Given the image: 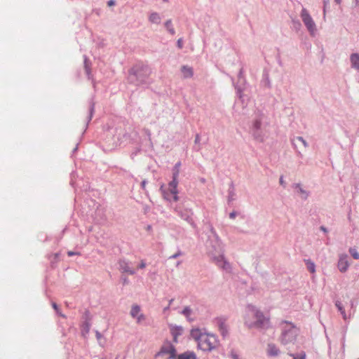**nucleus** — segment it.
<instances>
[{
  "mask_svg": "<svg viewBox=\"0 0 359 359\" xmlns=\"http://www.w3.org/2000/svg\"><path fill=\"white\" fill-rule=\"evenodd\" d=\"M182 313L186 316H189L191 313V309L189 307H186L183 309Z\"/></svg>",
  "mask_w": 359,
  "mask_h": 359,
  "instance_id": "nucleus-24",
  "label": "nucleus"
},
{
  "mask_svg": "<svg viewBox=\"0 0 359 359\" xmlns=\"http://www.w3.org/2000/svg\"><path fill=\"white\" fill-rule=\"evenodd\" d=\"M235 217H236V213H235V212H231V213L230 214V217H231V219L235 218Z\"/></svg>",
  "mask_w": 359,
  "mask_h": 359,
  "instance_id": "nucleus-35",
  "label": "nucleus"
},
{
  "mask_svg": "<svg viewBox=\"0 0 359 359\" xmlns=\"http://www.w3.org/2000/svg\"><path fill=\"white\" fill-rule=\"evenodd\" d=\"M130 315L133 318H136L137 323L144 320L143 314L140 313V307L137 305H133L130 310Z\"/></svg>",
  "mask_w": 359,
  "mask_h": 359,
  "instance_id": "nucleus-9",
  "label": "nucleus"
},
{
  "mask_svg": "<svg viewBox=\"0 0 359 359\" xmlns=\"http://www.w3.org/2000/svg\"><path fill=\"white\" fill-rule=\"evenodd\" d=\"M261 126V122L259 121H256L254 123V127L256 129H259Z\"/></svg>",
  "mask_w": 359,
  "mask_h": 359,
  "instance_id": "nucleus-27",
  "label": "nucleus"
},
{
  "mask_svg": "<svg viewBox=\"0 0 359 359\" xmlns=\"http://www.w3.org/2000/svg\"><path fill=\"white\" fill-rule=\"evenodd\" d=\"M349 252L354 259H359V253L355 248H351L349 249Z\"/></svg>",
  "mask_w": 359,
  "mask_h": 359,
  "instance_id": "nucleus-19",
  "label": "nucleus"
},
{
  "mask_svg": "<svg viewBox=\"0 0 359 359\" xmlns=\"http://www.w3.org/2000/svg\"><path fill=\"white\" fill-rule=\"evenodd\" d=\"M280 184L281 185H283V186H284V184H285V182H284V181H283V177H281L280 178Z\"/></svg>",
  "mask_w": 359,
  "mask_h": 359,
  "instance_id": "nucleus-34",
  "label": "nucleus"
},
{
  "mask_svg": "<svg viewBox=\"0 0 359 359\" xmlns=\"http://www.w3.org/2000/svg\"><path fill=\"white\" fill-rule=\"evenodd\" d=\"M179 255L180 253L175 254L172 256H171L170 258H177L179 256Z\"/></svg>",
  "mask_w": 359,
  "mask_h": 359,
  "instance_id": "nucleus-37",
  "label": "nucleus"
},
{
  "mask_svg": "<svg viewBox=\"0 0 359 359\" xmlns=\"http://www.w3.org/2000/svg\"><path fill=\"white\" fill-rule=\"evenodd\" d=\"M191 336L198 342V348L203 351H211L217 346V341L215 335L203 333L198 328L191 330Z\"/></svg>",
  "mask_w": 359,
  "mask_h": 359,
  "instance_id": "nucleus-2",
  "label": "nucleus"
},
{
  "mask_svg": "<svg viewBox=\"0 0 359 359\" xmlns=\"http://www.w3.org/2000/svg\"><path fill=\"white\" fill-rule=\"evenodd\" d=\"M177 46L180 48H182V40L181 39H180L178 41H177Z\"/></svg>",
  "mask_w": 359,
  "mask_h": 359,
  "instance_id": "nucleus-29",
  "label": "nucleus"
},
{
  "mask_svg": "<svg viewBox=\"0 0 359 359\" xmlns=\"http://www.w3.org/2000/svg\"><path fill=\"white\" fill-rule=\"evenodd\" d=\"M295 187H296L297 189H298L299 192L301 194L304 195V198H307V196H308V194H307V192H306V191H304V190L301 187V186H300V184H297L295 185Z\"/></svg>",
  "mask_w": 359,
  "mask_h": 359,
  "instance_id": "nucleus-20",
  "label": "nucleus"
},
{
  "mask_svg": "<svg viewBox=\"0 0 359 359\" xmlns=\"http://www.w3.org/2000/svg\"><path fill=\"white\" fill-rule=\"evenodd\" d=\"M284 327L280 337L281 344L286 345L293 343L299 334V330L292 323L284 322Z\"/></svg>",
  "mask_w": 359,
  "mask_h": 359,
  "instance_id": "nucleus-4",
  "label": "nucleus"
},
{
  "mask_svg": "<svg viewBox=\"0 0 359 359\" xmlns=\"http://www.w3.org/2000/svg\"><path fill=\"white\" fill-rule=\"evenodd\" d=\"M168 0H163V1L167 2Z\"/></svg>",
  "mask_w": 359,
  "mask_h": 359,
  "instance_id": "nucleus-42",
  "label": "nucleus"
},
{
  "mask_svg": "<svg viewBox=\"0 0 359 359\" xmlns=\"http://www.w3.org/2000/svg\"><path fill=\"white\" fill-rule=\"evenodd\" d=\"M146 266V264L144 261H142L140 264L139 265L140 269H144Z\"/></svg>",
  "mask_w": 359,
  "mask_h": 359,
  "instance_id": "nucleus-28",
  "label": "nucleus"
},
{
  "mask_svg": "<svg viewBox=\"0 0 359 359\" xmlns=\"http://www.w3.org/2000/svg\"><path fill=\"white\" fill-rule=\"evenodd\" d=\"M149 20L153 23L158 24L160 22L161 18L158 13H154L149 16Z\"/></svg>",
  "mask_w": 359,
  "mask_h": 359,
  "instance_id": "nucleus-15",
  "label": "nucleus"
},
{
  "mask_svg": "<svg viewBox=\"0 0 359 359\" xmlns=\"http://www.w3.org/2000/svg\"><path fill=\"white\" fill-rule=\"evenodd\" d=\"M293 357V359H306V354L304 353H301L299 355H294L293 354H291Z\"/></svg>",
  "mask_w": 359,
  "mask_h": 359,
  "instance_id": "nucleus-23",
  "label": "nucleus"
},
{
  "mask_svg": "<svg viewBox=\"0 0 359 359\" xmlns=\"http://www.w3.org/2000/svg\"><path fill=\"white\" fill-rule=\"evenodd\" d=\"M67 255H68V256L72 257V256H73V255H76V253H75V252H72V251H69V252H67Z\"/></svg>",
  "mask_w": 359,
  "mask_h": 359,
  "instance_id": "nucleus-33",
  "label": "nucleus"
},
{
  "mask_svg": "<svg viewBox=\"0 0 359 359\" xmlns=\"http://www.w3.org/2000/svg\"><path fill=\"white\" fill-rule=\"evenodd\" d=\"M182 73L183 74L184 78H191L192 77L194 72L193 69L191 67L188 66H182L181 68Z\"/></svg>",
  "mask_w": 359,
  "mask_h": 359,
  "instance_id": "nucleus-11",
  "label": "nucleus"
},
{
  "mask_svg": "<svg viewBox=\"0 0 359 359\" xmlns=\"http://www.w3.org/2000/svg\"><path fill=\"white\" fill-rule=\"evenodd\" d=\"M351 67L356 69H359V54L353 53L350 57Z\"/></svg>",
  "mask_w": 359,
  "mask_h": 359,
  "instance_id": "nucleus-12",
  "label": "nucleus"
},
{
  "mask_svg": "<svg viewBox=\"0 0 359 359\" xmlns=\"http://www.w3.org/2000/svg\"><path fill=\"white\" fill-rule=\"evenodd\" d=\"M301 17L308 30L313 34L316 31V25L306 9L302 10Z\"/></svg>",
  "mask_w": 359,
  "mask_h": 359,
  "instance_id": "nucleus-5",
  "label": "nucleus"
},
{
  "mask_svg": "<svg viewBox=\"0 0 359 359\" xmlns=\"http://www.w3.org/2000/svg\"><path fill=\"white\" fill-rule=\"evenodd\" d=\"M232 358L233 359H239L238 356L236 354L232 353Z\"/></svg>",
  "mask_w": 359,
  "mask_h": 359,
  "instance_id": "nucleus-36",
  "label": "nucleus"
},
{
  "mask_svg": "<svg viewBox=\"0 0 359 359\" xmlns=\"http://www.w3.org/2000/svg\"><path fill=\"white\" fill-rule=\"evenodd\" d=\"M356 3L359 4V0H356Z\"/></svg>",
  "mask_w": 359,
  "mask_h": 359,
  "instance_id": "nucleus-41",
  "label": "nucleus"
},
{
  "mask_svg": "<svg viewBox=\"0 0 359 359\" xmlns=\"http://www.w3.org/2000/svg\"><path fill=\"white\" fill-rule=\"evenodd\" d=\"M219 330L223 336H225L227 334V326L224 322H222L219 325Z\"/></svg>",
  "mask_w": 359,
  "mask_h": 359,
  "instance_id": "nucleus-18",
  "label": "nucleus"
},
{
  "mask_svg": "<svg viewBox=\"0 0 359 359\" xmlns=\"http://www.w3.org/2000/svg\"><path fill=\"white\" fill-rule=\"evenodd\" d=\"M172 334L173 336V339L175 341H177V338L179 335L181 334L182 330L180 328H174L172 329Z\"/></svg>",
  "mask_w": 359,
  "mask_h": 359,
  "instance_id": "nucleus-17",
  "label": "nucleus"
},
{
  "mask_svg": "<svg viewBox=\"0 0 359 359\" xmlns=\"http://www.w3.org/2000/svg\"><path fill=\"white\" fill-rule=\"evenodd\" d=\"M245 323L249 327L267 328L270 319L255 306H250L245 312Z\"/></svg>",
  "mask_w": 359,
  "mask_h": 359,
  "instance_id": "nucleus-1",
  "label": "nucleus"
},
{
  "mask_svg": "<svg viewBox=\"0 0 359 359\" xmlns=\"http://www.w3.org/2000/svg\"><path fill=\"white\" fill-rule=\"evenodd\" d=\"M165 27L166 28L168 29V30L172 34H175V30L172 27V23H171V21L170 20H168L166 22H165Z\"/></svg>",
  "mask_w": 359,
  "mask_h": 359,
  "instance_id": "nucleus-21",
  "label": "nucleus"
},
{
  "mask_svg": "<svg viewBox=\"0 0 359 359\" xmlns=\"http://www.w3.org/2000/svg\"><path fill=\"white\" fill-rule=\"evenodd\" d=\"M320 229H321L322 231H323L325 232L327 231L325 227H323V226H321Z\"/></svg>",
  "mask_w": 359,
  "mask_h": 359,
  "instance_id": "nucleus-40",
  "label": "nucleus"
},
{
  "mask_svg": "<svg viewBox=\"0 0 359 359\" xmlns=\"http://www.w3.org/2000/svg\"><path fill=\"white\" fill-rule=\"evenodd\" d=\"M180 163H178L175 165V169L173 172L172 180L168 184V187L163 190V196L168 201H178V191H177V177L179 175V166Z\"/></svg>",
  "mask_w": 359,
  "mask_h": 359,
  "instance_id": "nucleus-3",
  "label": "nucleus"
},
{
  "mask_svg": "<svg viewBox=\"0 0 359 359\" xmlns=\"http://www.w3.org/2000/svg\"><path fill=\"white\" fill-rule=\"evenodd\" d=\"M120 269L123 272L128 273L130 275L135 274V271L131 269L128 262L126 261H121L119 262Z\"/></svg>",
  "mask_w": 359,
  "mask_h": 359,
  "instance_id": "nucleus-10",
  "label": "nucleus"
},
{
  "mask_svg": "<svg viewBox=\"0 0 359 359\" xmlns=\"http://www.w3.org/2000/svg\"><path fill=\"white\" fill-rule=\"evenodd\" d=\"M159 354H167L168 359H174L176 357V350L171 344H168L162 346Z\"/></svg>",
  "mask_w": 359,
  "mask_h": 359,
  "instance_id": "nucleus-6",
  "label": "nucleus"
},
{
  "mask_svg": "<svg viewBox=\"0 0 359 359\" xmlns=\"http://www.w3.org/2000/svg\"><path fill=\"white\" fill-rule=\"evenodd\" d=\"M177 359H196V356L194 352H185L180 354Z\"/></svg>",
  "mask_w": 359,
  "mask_h": 359,
  "instance_id": "nucleus-14",
  "label": "nucleus"
},
{
  "mask_svg": "<svg viewBox=\"0 0 359 359\" xmlns=\"http://www.w3.org/2000/svg\"><path fill=\"white\" fill-rule=\"evenodd\" d=\"M297 140L302 142V144H304V147H307V143L306 142L302 137H297L296 138Z\"/></svg>",
  "mask_w": 359,
  "mask_h": 359,
  "instance_id": "nucleus-25",
  "label": "nucleus"
},
{
  "mask_svg": "<svg viewBox=\"0 0 359 359\" xmlns=\"http://www.w3.org/2000/svg\"><path fill=\"white\" fill-rule=\"evenodd\" d=\"M328 4H329V0H324V8H323L324 15H325Z\"/></svg>",
  "mask_w": 359,
  "mask_h": 359,
  "instance_id": "nucleus-26",
  "label": "nucleus"
},
{
  "mask_svg": "<svg viewBox=\"0 0 359 359\" xmlns=\"http://www.w3.org/2000/svg\"><path fill=\"white\" fill-rule=\"evenodd\" d=\"M334 1H335V2H336L337 4H341V0H334Z\"/></svg>",
  "mask_w": 359,
  "mask_h": 359,
  "instance_id": "nucleus-39",
  "label": "nucleus"
},
{
  "mask_svg": "<svg viewBox=\"0 0 359 359\" xmlns=\"http://www.w3.org/2000/svg\"><path fill=\"white\" fill-rule=\"evenodd\" d=\"M107 4H108L109 6H114L115 4V2H114V0H110V1H108Z\"/></svg>",
  "mask_w": 359,
  "mask_h": 359,
  "instance_id": "nucleus-31",
  "label": "nucleus"
},
{
  "mask_svg": "<svg viewBox=\"0 0 359 359\" xmlns=\"http://www.w3.org/2000/svg\"><path fill=\"white\" fill-rule=\"evenodd\" d=\"M215 263L220 268L223 269L226 271H230L231 266L229 262H227L223 255H219L217 257L214 258Z\"/></svg>",
  "mask_w": 359,
  "mask_h": 359,
  "instance_id": "nucleus-8",
  "label": "nucleus"
},
{
  "mask_svg": "<svg viewBox=\"0 0 359 359\" xmlns=\"http://www.w3.org/2000/svg\"><path fill=\"white\" fill-rule=\"evenodd\" d=\"M198 141H199V136L197 135L196 137V140H195V142H198Z\"/></svg>",
  "mask_w": 359,
  "mask_h": 359,
  "instance_id": "nucleus-38",
  "label": "nucleus"
},
{
  "mask_svg": "<svg viewBox=\"0 0 359 359\" xmlns=\"http://www.w3.org/2000/svg\"><path fill=\"white\" fill-rule=\"evenodd\" d=\"M336 306L338 308L339 311L341 312L342 315H344V317L345 318V311L343 309L341 303L339 302H336Z\"/></svg>",
  "mask_w": 359,
  "mask_h": 359,
  "instance_id": "nucleus-22",
  "label": "nucleus"
},
{
  "mask_svg": "<svg viewBox=\"0 0 359 359\" xmlns=\"http://www.w3.org/2000/svg\"><path fill=\"white\" fill-rule=\"evenodd\" d=\"M146 183H147V182H146V181H145V180H144V181H142V182L141 186H142V189H145Z\"/></svg>",
  "mask_w": 359,
  "mask_h": 359,
  "instance_id": "nucleus-32",
  "label": "nucleus"
},
{
  "mask_svg": "<svg viewBox=\"0 0 359 359\" xmlns=\"http://www.w3.org/2000/svg\"><path fill=\"white\" fill-rule=\"evenodd\" d=\"M52 306H53V309L58 313L59 309H58L57 305L55 303L53 302L52 304Z\"/></svg>",
  "mask_w": 359,
  "mask_h": 359,
  "instance_id": "nucleus-30",
  "label": "nucleus"
},
{
  "mask_svg": "<svg viewBox=\"0 0 359 359\" xmlns=\"http://www.w3.org/2000/svg\"><path fill=\"white\" fill-rule=\"evenodd\" d=\"M306 267H307V269L311 273H314L315 271H316V266H315V264L310 261V260H306Z\"/></svg>",
  "mask_w": 359,
  "mask_h": 359,
  "instance_id": "nucleus-16",
  "label": "nucleus"
},
{
  "mask_svg": "<svg viewBox=\"0 0 359 359\" xmlns=\"http://www.w3.org/2000/svg\"><path fill=\"white\" fill-rule=\"evenodd\" d=\"M279 349L274 344H269L267 348L268 355L270 356H277L279 354Z\"/></svg>",
  "mask_w": 359,
  "mask_h": 359,
  "instance_id": "nucleus-13",
  "label": "nucleus"
},
{
  "mask_svg": "<svg viewBox=\"0 0 359 359\" xmlns=\"http://www.w3.org/2000/svg\"><path fill=\"white\" fill-rule=\"evenodd\" d=\"M349 266L347 255L342 254L339 255V259L337 264V267L341 272H345L347 271Z\"/></svg>",
  "mask_w": 359,
  "mask_h": 359,
  "instance_id": "nucleus-7",
  "label": "nucleus"
}]
</instances>
